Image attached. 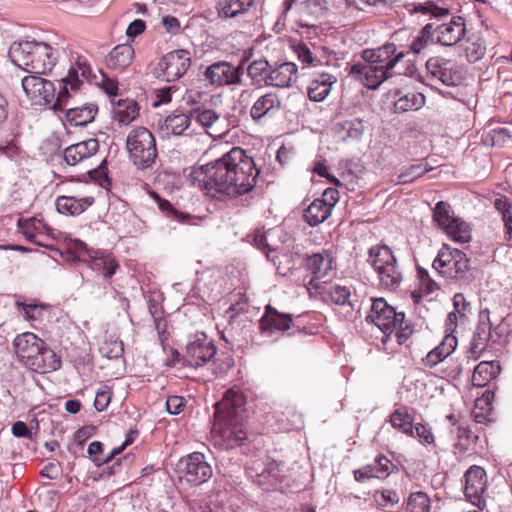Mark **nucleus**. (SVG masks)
<instances>
[{
	"label": "nucleus",
	"instance_id": "obj_1",
	"mask_svg": "<svg viewBox=\"0 0 512 512\" xmlns=\"http://www.w3.org/2000/svg\"><path fill=\"white\" fill-rule=\"evenodd\" d=\"M259 174L254 159L241 147H233L222 157L195 168L190 178L208 195L226 200L251 192Z\"/></svg>",
	"mask_w": 512,
	"mask_h": 512
},
{
	"label": "nucleus",
	"instance_id": "obj_2",
	"mask_svg": "<svg viewBox=\"0 0 512 512\" xmlns=\"http://www.w3.org/2000/svg\"><path fill=\"white\" fill-rule=\"evenodd\" d=\"M244 406L243 394L234 390L226 391L223 399L215 405L214 430L219 433V445L224 449L243 448L248 443Z\"/></svg>",
	"mask_w": 512,
	"mask_h": 512
},
{
	"label": "nucleus",
	"instance_id": "obj_3",
	"mask_svg": "<svg viewBox=\"0 0 512 512\" xmlns=\"http://www.w3.org/2000/svg\"><path fill=\"white\" fill-rule=\"evenodd\" d=\"M8 55L16 66L33 74H46L57 62L54 49L48 43L35 40L14 42Z\"/></svg>",
	"mask_w": 512,
	"mask_h": 512
},
{
	"label": "nucleus",
	"instance_id": "obj_4",
	"mask_svg": "<svg viewBox=\"0 0 512 512\" xmlns=\"http://www.w3.org/2000/svg\"><path fill=\"white\" fill-rule=\"evenodd\" d=\"M126 148L132 163L142 170L152 167L158 155L154 135L145 127H137L129 132Z\"/></svg>",
	"mask_w": 512,
	"mask_h": 512
},
{
	"label": "nucleus",
	"instance_id": "obj_5",
	"mask_svg": "<svg viewBox=\"0 0 512 512\" xmlns=\"http://www.w3.org/2000/svg\"><path fill=\"white\" fill-rule=\"evenodd\" d=\"M367 49L363 51V63L352 65L349 75L369 89L378 88L384 81V65L380 60V51Z\"/></svg>",
	"mask_w": 512,
	"mask_h": 512
},
{
	"label": "nucleus",
	"instance_id": "obj_6",
	"mask_svg": "<svg viewBox=\"0 0 512 512\" xmlns=\"http://www.w3.org/2000/svg\"><path fill=\"white\" fill-rule=\"evenodd\" d=\"M433 267L446 278L463 280L469 271V259L464 252L443 245L433 261Z\"/></svg>",
	"mask_w": 512,
	"mask_h": 512
},
{
	"label": "nucleus",
	"instance_id": "obj_7",
	"mask_svg": "<svg viewBox=\"0 0 512 512\" xmlns=\"http://www.w3.org/2000/svg\"><path fill=\"white\" fill-rule=\"evenodd\" d=\"M177 466L180 479L195 486L206 483L213 475L211 465L205 455L200 452H193L182 457Z\"/></svg>",
	"mask_w": 512,
	"mask_h": 512
},
{
	"label": "nucleus",
	"instance_id": "obj_8",
	"mask_svg": "<svg viewBox=\"0 0 512 512\" xmlns=\"http://www.w3.org/2000/svg\"><path fill=\"white\" fill-rule=\"evenodd\" d=\"M191 65L190 53L184 49L170 51L158 62L156 70L157 77L167 82H173L187 72Z\"/></svg>",
	"mask_w": 512,
	"mask_h": 512
},
{
	"label": "nucleus",
	"instance_id": "obj_9",
	"mask_svg": "<svg viewBox=\"0 0 512 512\" xmlns=\"http://www.w3.org/2000/svg\"><path fill=\"white\" fill-rule=\"evenodd\" d=\"M79 260L87 262L93 271L99 272L106 280L112 278L119 268L117 260L106 251L88 248L82 241L76 242Z\"/></svg>",
	"mask_w": 512,
	"mask_h": 512
},
{
	"label": "nucleus",
	"instance_id": "obj_10",
	"mask_svg": "<svg viewBox=\"0 0 512 512\" xmlns=\"http://www.w3.org/2000/svg\"><path fill=\"white\" fill-rule=\"evenodd\" d=\"M247 57H243L238 66L228 61H217L209 65L204 71L205 79L215 87L239 85L242 82L241 70L244 68Z\"/></svg>",
	"mask_w": 512,
	"mask_h": 512
},
{
	"label": "nucleus",
	"instance_id": "obj_11",
	"mask_svg": "<svg viewBox=\"0 0 512 512\" xmlns=\"http://www.w3.org/2000/svg\"><path fill=\"white\" fill-rule=\"evenodd\" d=\"M216 351V346L206 334H196L186 346L183 361L190 367H201L214 358Z\"/></svg>",
	"mask_w": 512,
	"mask_h": 512
},
{
	"label": "nucleus",
	"instance_id": "obj_12",
	"mask_svg": "<svg viewBox=\"0 0 512 512\" xmlns=\"http://www.w3.org/2000/svg\"><path fill=\"white\" fill-rule=\"evenodd\" d=\"M248 477L263 490L276 488L281 482L279 465L274 460L255 461L246 467Z\"/></svg>",
	"mask_w": 512,
	"mask_h": 512
},
{
	"label": "nucleus",
	"instance_id": "obj_13",
	"mask_svg": "<svg viewBox=\"0 0 512 512\" xmlns=\"http://www.w3.org/2000/svg\"><path fill=\"white\" fill-rule=\"evenodd\" d=\"M44 344L43 340L31 332L17 335L13 341L14 350L19 361L30 370H32L33 364L36 363V358L39 359Z\"/></svg>",
	"mask_w": 512,
	"mask_h": 512
},
{
	"label": "nucleus",
	"instance_id": "obj_14",
	"mask_svg": "<svg viewBox=\"0 0 512 512\" xmlns=\"http://www.w3.org/2000/svg\"><path fill=\"white\" fill-rule=\"evenodd\" d=\"M435 43L451 47L459 43L466 34L465 19L453 16L448 22L435 25L433 23Z\"/></svg>",
	"mask_w": 512,
	"mask_h": 512
},
{
	"label": "nucleus",
	"instance_id": "obj_15",
	"mask_svg": "<svg viewBox=\"0 0 512 512\" xmlns=\"http://www.w3.org/2000/svg\"><path fill=\"white\" fill-rule=\"evenodd\" d=\"M428 74L446 86H455L461 81L457 63L443 57H432L426 62Z\"/></svg>",
	"mask_w": 512,
	"mask_h": 512
},
{
	"label": "nucleus",
	"instance_id": "obj_16",
	"mask_svg": "<svg viewBox=\"0 0 512 512\" xmlns=\"http://www.w3.org/2000/svg\"><path fill=\"white\" fill-rule=\"evenodd\" d=\"M487 488L486 472L479 466L470 467L465 473L466 498L474 505L480 507L483 503V494Z\"/></svg>",
	"mask_w": 512,
	"mask_h": 512
},
{
	"label": "nucleus",
	"instance_id": "obj_17",
	"mask_svg": "<svg viewBox=\"0 0 512 512\" xmlns=\"http://www.w3.org/2000/svg\"><path fill=\"white\" fill-rule=\"evenodd\" d=\"M22 87L28 97L39 102L43 100L45 104L54 101L57 89L53 82L36 75L25 76L22 79Z\"/></svg>",
	"mask_w": 512,
	"mask_h": 512
},
{
	"label": "nucleus",
	"instance_id": "obj_18",
	"mask_svg": "<svg viewBox=\"0 0 512 512\" xmlns=\"http://www.w3.org/2000/svg\"><path fill=\"white\" fill-rule=\"evenodd\" d=\"M392 317L391 322H386V342L394 337L399 345L404 344L413 334L412 326L405 320L403 312H396L395 308L386 303V320Z\"/></svg>",
	"mask_w": 512,
	"mask_h": 512
},
{
	"label": "nucleus",
	"instance_id": "obj_19",
	"mask_svg": "<svg viewBox=\"0 0 512 512\" xmlns=\"http://www.w3.org/2000/svg\"><path fill=\"white\" fill-rule=\"evenodd\" d=\"M82 84L78 79V71L70 68L65 78L58 80V92L55 93L52 108L55 111H66L69 108L70 91L77 92Z\"/></svg>",
	"mask_w": 512,
	"mask_h": 512
},
{
	"label": "nucleus",
	"instance_id": "obj_20",
	"mask_svg": "<svg viewBox=\"0 0 512 512\" xmlns=\"http://www.w3.org/2000/svg\"><path fill=\"white\" fill-rule=\"evenodd\" d=\"M99 150V141L96 138H90L66 147L63 151V158L70 166L84 161L95 155Z\"/></svg>",
	"mask_w": 512,
	"mask_h": 512
},
{
	"label": "nucleus",
	"instance_id": "obj_21",
	"mask_svg": "<svg viewBox=\"0 0 512 512\" xmlns=\"http://www.w3.org/2000/svg\"><path fill=\"white\" fill-rule=\"evenodd\" d=\"M292 315L278 312L271 305H267L265 313L260 319L259 328L262 333L273 331H285L291 327Z\"/></svg>",
	"mask_w": 512,
	"mask_h": 512
},
{
	"label": "nucleus",
	"instance_id": "obj_22",
	"mask_svg": "<svg viewBox=\"0 0 512 512\" xmlns=\"http://www.w3.org/2000/svg\"><path fill=\"white\" fill-rule=\"evenodd\" d=\"M281 100L274 92H268L260 96L250 109V116L259 123L265 117L274 116L281 108Z\"/></svg>",
	"mask_w": 512,
	"mask_h": 512
},
{
	"label": "nucleus",
	"instance_id": "obj_23",
	"mask_svg": "<svg viewBox=\"0 0 512 512\" xmlns=\"http://www.w3.org/2000/svg\"><path fill=\"white\" fill-rule=\"evenodd\" d=\"M298 68L295 63L283 62L272 66L270 71L269 82H266V86H272L276 88H289L297 79Z\"/></svg>",
	"mask_w": 512,
	"mask_h": 512
},
{
	"label": "nucleus",
	"instance_id": "obj_24",
	"mask_svg": "<svg viewBox=\"0 0 512 512\" xmlns=\"http://www.w3.org/2000/svg\"><path fill=\"white\" fill-rule=\"evenodd\" d=\"M364 131V123L358 118L337 122L333 127L336 138L342 142L358 141L362 138Z\"/></svg>",
	"mask_w": 512,
	"mask_h": 512
},
{
	"label": "nucleus",
	"instance_id": "obj_25",
	"mask_svg": "<svg viewBox=\"0 0 512 512\" xmlns=\"http://www.w3.org/2000/svg\"><path fill=\"white\" fill-rule=\"evenodd\" d=\"M92 196L76 198L74 196H59L56 200L57 211L66 215H79L94 203Z\"/></svg>",
	"mask_w": 512,
	"mask_h": 512
},
{
	"label": "nucleus",
	"instance_id": "obj_26",
	"mask_svg": "<svg viewBox=\"0 0 512 512\" xmlns=\"http://www.w3.org/2000/svg\"><path fill=\"white\" fill-rule=\"evenodd\" d=\"M457 347V338L455 335L448 333L442 342L432 351H430L423 359L425 366L434 367L449 355H451Z\"/></svg>",
	"mask_w": 512,
	"mask_h": 512
},
{
	"label": "nucleus",
	"instance_id": "obj_27",
	"mask_svg": "<svg viewBox=\"0 0 512 512\" xmlns=\"http://www.w3.org/2000/svg\"><path fill=\"white\" fill-rule=\"evenodd\" d=\"M336 78L328 73L316 75L309 83L308 97L311 101H323L330 93L332 85Z\"/></svg>",
	"mask_w": 512,
	"mask_h": 512
},
{
	"label": "nucleus",
	"instance_id": "obj_28",
	"mask_svg": "<svg viewBox=\"0 0 512 512\" xmlns=\"http://www.w3.org/2000/svg\"><path fill=\"white\" fill-rule=\"evenodd\" d=\"M97 112V105L92 103L69 107L65 111V119L70 125L86 126L94 120Z\"/></svg>",
	"mask_w": 512,
	"mask_h": 512
},
{
	"label": "nucleus",
	"instance_id": "obj_29",
	"mask_svg": "<svg viewBox=\"0 0 512 512\" xmlns=\"http://www.w3.org/2000/svg\"><path fill=\"white\" fill-rule=\"evenodd\" d=\"M134 55L131 44H120L115 46L108 54L106 64L111 69L122 71L132 63Z\"/></svg>",
	"mask_w": 512,
	"mask_h": 512
},
{
	"label": "nucleus",
	"instance_id": "obj_30",
	"mask_svg": "<svg viewBox=\"0 0 512 512\" xmlns=\"http://www.w3.org/2000/svg\"><path fill=\"white\" fill-rule=\"evenodd\" d=\"M307 269L316 277L323 278L333 269V258L331 253L323 250L306 257Z\"/></svg>",
	"mask_w": 512,
	"mask_h": 512
},
{
	"label": "nucleus",
	"instance_id": "obj_31",
	"mask_svg": "<svg viewBox=\"0 0 512 512\" xmlns=\"http://www.w3.org/2000/svg\"><path fill=\"white\" fill-rule=\"evenodd\" d=\"M500 373V366L496 361H482L474 369L472 383L477 387H485Z\"/></svg>",
	"mask_w": 512,
	"mask_h": 512
},
{
	"label": "nucleus",
	"instance_id": "obj_32",
	"mask_svg": "<svg viewBox=\"0 0 512 512\" xmlns=\"http://www.w3.org/2000/svg\"><path fill=\"white\" fill-rule=\"evenodd\" d=\"M271 69L272 65L265 58L255 59L246 67L252 84L259 87L266 86V82H269Z\"/></svg>",
	"mask_w": 512,
	"mask_h": 512
},
{
	"label": "nucleus",
	"instance_id": "obj_33",
	"mask_svg": "<svg viewBox=\"0 0 512 512\" xmlns=\"http://www.w3.org/2000/svg\"><path fill=\"white\" fill-rule=\"evenodd\" d=\"M331 215L327 204L320 199H315L304 211V219L311 227L323 223Z\"/></svg>",
	"mask_w": 512,
	"mask_h": 512
},
{
	"label": "nucleus",
	"instance_id": "obj_34",
	"mask_svg": "<svg viewBox=\"0 0 512 512\" xmlns=\"http://www.w3.org/2000/svg\"><path fill=\"white\" fill-rule=\"evenodd\" d=\"M60 368L61 359L52 349L46 347L44 344L43 349L40 351L39 359L36 358V363L33 364L32 371L46 373Z\"/></svg>",
	"mask_w": 512,
	"mask_h": 512
},
{
	"label": "nucleus",
	"instance_id": "obj_35",
	"mask_svg": "<svg viewBox=\"0 0 512 512\" xmlns=\"http://www.w3.org/2000/svg\"><path fill=\"white\" fill-rule=\"evenodd\" d=\"M399 96L394 101L395 112H407L410 110H419L425 104V96L419 92H408L403 95L396 93Z\"/></svg>",
	"mask_w": 512,
	"mask_h": 512
},
{
	"label": "nucleus",
	"instance_id": "obj_36",
	"mask_svg": "<svg viewBox=\"0 0 512 512\" xmlns=\"http://www.w3.org/2000/svg\"><path fill=\"white\" fill-rule=\"evenodd\" d=\"M139 115V106L136 101L126 99L118 102L115 109V119L120 125H128Z\"/></svg>",
	"mask_w": 512,
	"mask_h": 512
},
{
	"label": "nucleus",
	"instance_id": "obj_37",
	"mask_svg": "<svg viewBox=\"0 0 512 512\" xmlns=\"http://www.w3.org/2000/svg\"><path fill=\"white\" fill-rule=\"evenodd\" d=\"M402 281L396 257L386 245V288L396 289Z\"/></svg>",
	"mask_w": 512,
	"mask_h": 512
},
{
	"label": "nucleus",
	"instance_id": "obj_38",
	"mask_svg": "<svg viewBox=\"0 0 512 512\" xmlns=\"http://www.w3.org/2000/svg\"><path fill=\"white\" fill-rule=\"evenodd\" d=\"M390 423L404 434L413 436V418L406 407L396 409L390 416Z\"/></svg>",
	"mask_w": 512,
	"mask_h": 512
},
{
	"label": "nucleus",
	"instance_id": "obj_39",
	"mask_svg": "<svg viewBox=\"0 0 512 512\" xmlns=\"http://www.w3.org/2000/svg\"><path fill=\"white\" fill-rule=\"evenodd\" d=\"M444 231L455 242L467 243L471 240L469 225L459 218L451 222Z\"/></svg>",
	"mask_w": 512,
	"mask_h": 512
},
{
	"label": "nucleus",
	"instance_id": "obj_40",
	"mask_svg": "<svg viewBox=\"0 0 512 512\" xmlns=\"http://www.w3.org/2000/svg\"><path fill=\"white\" fill-rule=\"evenodd\" d=\"M252 5V0H222L219 3V15L232 18L244 13Z\"/></svg>",
	"mask_w": 512,
	"mask_h": 512
},
{
	"label": "nucleus",
	"instance_id": "obj_41",
	"mask_svg": "<svg viewBox=\"0 0 512 512\" xmlns=\"http://www.w3.org/2000/svg\"><path fill=\"white\" fill-rule=\"evenodd\" d=\"M464 54L470 63L481 60L486 53L485 41L480 37H470L464 44Z\"/></svg>",
	"mask_w": 512,
	"mask_h": 512
},
{
	"label": "nucleus",
	"instance_id": "obj_42",
	"mask_svg": "<svg viewBox=\"0 0 512 512\" xmlns=\"http://www.w3.org/2000/svg\"><path fill=\"white\" fill-rule=\"evenodd\" d=\"M482 141L486 146L503 147L512 141V135L507 128L497 127L486 132Z\"/></svg>",
	"mask_w": 512,
	"mask_h": 512
},
{
	"label": "nucleus",
	"instance_id": "obj_43",
	"mask_svg": "<svg viewBox=\"0 0 512 512\" xmlns=\"http://www.w3.org/2000/svg\"><path fill=\"white\" fill-rule=\"evenodd\" d=\"M412 12L430 15L433 18H442L448 16L450 11L447 7L440 6L437 2L428 0L423 3L414 4Z\"/></svg>",
	"mask_w": 512,
	"mask_h": 512
},
{
	"label": "nucleus",
	"instance_id": "obj_44",
	"mask_svg": "<svg viewBox=\"0 0 512 512\" xmlns=\"http://www.w3.org/2000/svg\"><path fill=\"white\" fill-rule=\"evenodd\" d=\"M429 42L435 43L433 23H427L414 38L411 43V50L418 54L420 53Z\"/></svg>",
	"mask_w": 512,
	"mask_h": 512
},
{
	"label": "nucleus",
	"instance_id": "obj_45",
	"mask_svg": "<svg viewBox=\"0 0 512 512\" xmlns=\"http://www.w3.org/2000/svg\"><path fill=\"white\" fill-rule=\"evenodd\" d=\"M368 324L375 325L381 332H384V298L379 297L373 300L370 313L366 316Z\"/></svg>",
	"mask_w": 512,
	"mask_h": 512
},
{
	"label": "nucleus",
	"instance_id": "obj_46",
	"mask_svg": "<svg viewBox=\"0 0 512 512\" xmlns=\"http://www.w3.org/2000/svg\"><path fill=\"white\" fill-rule=\"evenodd\" d=\"M430 498L424 492L412 493L407 501V512H430Z\"/></svg>",
	"mask_w": 512,
	"mask_h": 512
},
{
	"label": "nucleus",
	"instance_id": "obj_47",
	"mask_svg": "<svg viewBox=\"0 0 512 512\" xmlns=\"http://www.w3.org/2000/svg\"><path fill=\"white\" fill-rule=\"evenodd\" d=\"M190 122V116L187 114H172L165 119V126L174 135H181L189 127Z\"/></svg>",
	"mask_w": 512,
	"mask_h": 512
},
{
	"label": "nucleus",
	"instance_id": "obj_48",
	"mask_svg": "<svg viewBox=\"0 0 512 512\" xmlns=\"http://www.w3.org/2000/svg\"><path fill=\"white\" fill-rule=\"evenodd\" d=\"M433 219L439 227L444 230L456 217L453 216L450 205L444 201H440L434 208Z\"/></svg>",
	"mask_w": 512,
	"mask_h": 512
},
{
	"label": "nucleus",
	"instance_id": "obj_49",
	"mask_svg": "<svg viewBox=\"0 0 512 512\" xmlns=\"http://www.w3.org/2000/svg\"><path fill=\"white\" fill-rule=\"evenodd\" d=\"M155 197L158 201L159 209L166 215V217L180 223H188L192 219L190 214L176 210L168 200L161 199L158 195H155Z\"/></svg>",
	"mask_w": 512,
	"mask_h": 512
},
{
	"label": "nucleus",
	"instance_id": "obj_50",
	"mask_svg": "<svg viewBox=\"0 0 512 512\" xmlns=\"http://www.w3.org/2000/svg\"><path fill=\"white\" fill-rule=\"evenodd\" d=\"M384 248V242L371 246L368 250L367 262L378 272L380 280H382V274L384 273V259L381 258V252Z\"/></svg>",
	"mask_w": 512,
	"mask_h": 512
},
{
	"label": "nucleus",
	"instance_id": "obj_51",
	"mask_svg": "<svg viewBox=\"0 0 512 512\" xmlns=\"http://www.w3.org/2000/svg\"><path fill=\"white\" fill-rule=\"evenodd\" d=\"M330 300L336 305H346L350 303V290L346 286L334 285L325 291Z\"/></svg>",
	"mask_w": 512,
	"mask_h": 512
},
{
	"label": "nucleus",
	"instance_id": "obj_52",
	"mask_svg": "<svg viewBox=\"0 0 512 512\" xmlns=\"http://www.w3.org/2000/svg\"><path fill=\"white\" fill-rule=\"evenodd\" d=\"M495 208L502 214L506 233L512 239V206L506 199L497 198L494 202Z\"/></svg>",
	"mask_w": 512,
	"mask_h": 512
},
{
	"label": "nucleus",
	"instance_id": "obj_53",
	"mask_svg": "<svg viewBox=\"0 0 512 512\" xmlns=\"http://www.w3.org/2000/svg\"><path fill=\"white\" fill-rule=\"evenodd\" d=\"M430 170L431 168L422 164H413L398 176V183H410Z\"/></svg>",
	"mask_w": 512,
	"mask_h": 512
},
{
	"label": "nucleus",
	"instance_id": "obj_54",
	"mask_svg": "<svg viewBox=\"0 0 512 512\" xmlns=\"http://www.w3.org/2000/svg\"><path fill=\"white\" fill-rule=\"evenodd\" d=\"M100 352L108 359H118L124 353V345L120 340L105 341L100 347Z\"/></svg>",
	"mask_w": 512,
	"mask_h": 512
},
{
	"label": "nucleus",
	"instance_id": "obj_55",
	"mask_svg": "<svg viewBox=\"0 0 512 512\" xmlns=\"http://www.w3.org/2000/svg\"><path fill=\"white\" fill-rule=\"evenodd\" d=\"M253 243L259 250L265 253L269 260L275 262V256H271V253L277 249L268 242V234L266 232L257 230L254 234Z\"/></svg>",
	"mask_w": 512,
	"mask_h": 512
},
{
	"label": "nucleus",
	"instance_id": "obj_56",
	"mask_svg": "<svg viewBox=\"0 0 512 512\" xmlns=\"http://www.w3.org/2000/svg\"><path fill=\"white\" fill-rule=\"evenodd\" d=\"M36 222H39L36 218H20L17 222V226L29 242L41 246L42 244L36 240V234L31 231L36 228Z\"/></svg>",
	"mask_w": 512,
	"mask_h": 512
},
{
	"label": "nucleus",
	"instance_id": "obj_57",
	"mask_svg": "<svg viewBox=\"0 0 512 512\" xmlns=\"http://www.w3.org/2000/svg\"><path fill=\"white\" fill-rule=\"evenodd\" d=\"M103 451V444L99 441H93L88 446V454L96 466H101L105 463H109L114 457H110V454L104 458H100L99 455Z\"/></svg>",
	"mask_w": 512,
	"mask_h": 512
},
{
	"label": "nucleus",
	"instance_id": "obj_58",
	"mask_svg": "<svg viewBox=\"0 0 512 512\" xmlns=\"http://www.w3.org/2000/svg\"><path fill=\"white\" fill-rule=\"evenodd\" d=\"M295 52L299 60L303 63H307L312 66H317L320 60L313 56V53L305 43H299L296 46Z\"/></svg>",
	"mask_w": 512,
	"mask_h": 512
},
{
	"label": "nucleus",
	"instance_id": "obj_59",
	"mask_svg": "<svg viewBox=\"0 0 512 512\" xmlns=\"http://www.w3.org/2000/svg\"><path fill=\"white\" fill-rule=\"evenodd\" d=\"M416 432V436L420 443L424 445H430L434 443V435L429 426L421 423H417L413 426V432Z\"/></svg>",
	"mask_w": 512,
	"mask_h": 512
},
{
	"label": "nucleus",
	"instance_id": "obj_60",
	"mask_svg": "<svg viewBox=\"0 0 512 512\" xmlns=\"http://www.w3.org/2000/svg\"><path fill=\"white\" fill-rule=\"evenodd\" d=\"M186 400L182 396L172 395L166 400V410L171 415H178L185 407Z\"/></svg>",
	"mask_w": 512,
	"mask_h": 512
},
{
	"label": "nucleus",
	"instance_id": "obj_61",
	"mask_svg": "<svg viewBox=\"0 0 512 512\" xmlns=\"http://www.w3.org/2000/svg\"><path fill=\"white\" fill-rule=\"evenodd\" d=\"M453 306V312H456V314L459 315L461 321H465L469 304L462 293H457L454 295Z\"/></svg>",
	"mask_w": 512,
	"mask_h": 512
},
{
	"label": "nucleus",
	"instance_id": "obj_62",
	"mask_svg": "<svg viewBox=\"0 0 512 512\" xmlns=\"http://www.w3.org/2000/svg\"><path fill=\"white\" fill-rule=\"evenodd\" d=\"M218 118L217 113L211 109L199 111L196 115L197 122H199L203 127H210L218 120Z\"/></svg>",
	"mask_w": 512,
	"mask_h": 512
},
{
	"label": "nucleus",
	"instance_id": "obj_63",
	"mask_svg": "<svg viewBox=\"0 0 512 512\" xmlns=\"http://www.w3.org/2000/svg\"><path fill=\"white\" fill-rule=\"evenodd\" d=\"M105 164L106 160H103L98 168L92 169L88 172L90 178L97 181L101 186H104V183L109 184V178Z\"/></svg>",
	"mask_w": 512,
	"mask_h": 512
},
{
	"label": "nucleus",
	"instance_id": "obj_64",
	"mask_svg": "<svg viewBox=\"0 0 512 512\" xmlns=\"http://www.w3.org/2000/svg\"><path fill=\"white\" fill-rule=\"evenodd\" d=\"M111 401V392L107 389L100 390L96 393L94 407L101 412L107 408Z\"/></svg>",
	"mask_w": 512,
	"mask_h": 512
}]
</instances>
